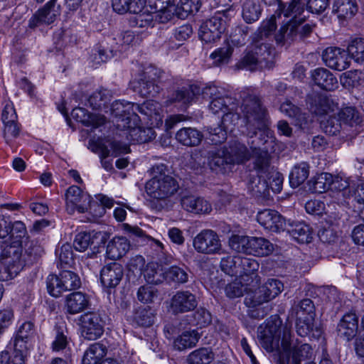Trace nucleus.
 <instances>
[{
	"label": "nucleus",
	"instance_id": "aec40b11",
	"mask_svg": "<svg viewBox=\"0 0 364 364\" xmlns=\"http://www.w3.org/2000/svg\"><path fill=\"white\" fill-rule=\"evenodd\" d=\"M322 59L326 66L338 71H343L350 65L347 52L338 47L326 48L323 51Z\"/></svg>",
	"mask_w": 364,
	"mask_h": 364
},
{
	"label": "nucleus",
	"instance_id": "c756f323",
	"mask_svg": "<svg viewBox=\"0 0 364 364\" xmlns=\"http://www.w3.org/2000/svg\"><path fill=\"white\" fill-rule=\"evenodd\" d=\"M71 115L76 121L85 126L97 129L105 124L106 118L102 114H90L85 108L75 107L73 109Z\"/></svg>",
	"mask_w": 364,
	"mask_h": 364
},
{
	"label": "nucleus",
	"instance_id": "0e129e2a",
	"mask_svg": "<svg viewBox=\"0 0 364 364\" xmlns=\"http://www.w3.org/2000/svg\"><path fill=\"white\" fill-rule=\"evenodd\" d=\"M331 101L325 96H318L314 101V104H311L310 109L316 115L328 114L332 111Z\"/></svg>",
	"mask_w": 364,
	"mask_h": 364
},
{
	"label": "nucleus",
	"instance_id": "052dcab7",
	"mask_svg": "<svg viewBox=\"0 0 364 364\" xmlns=\"http://www.w3.org/2000/svg\"><path fill=\"white\" fill-rule=\"evenodd\" d=\"M249 31L250 28L247 26H238L225 42L230 43L232 48L242 46L247 41Z\"/></svg>",
	"mask_w": 364,
	"mask_h": 364
},
{
	"label": "nucleus",
	"instance_id": "72a5a7b5",
	"mask_svg": "<svg viewBox=\"0 0 364 364\" xmlns=\"http://www.w3.org/2000/svg\"><path fill=\"white\" fill-rule=\"evenodd\" d=\"M181 205L186 210L196 214L209 213L212 210L208 201L193 196H183L181 198Z\"/></svg>",
	"mask_w": 364,
	"mask_h": 364
},
{
	"label": "nucleus",
	"instance_id": "b1692460",
	"mask_svg": "<svg viewBox=\"0 0 364 364\" xmlns=\"http://www.w3.org/2000/svg\"><path fill=\"white\" fill-rule=\"evenodd\" d=\"M258 223L264 228L272 232L284 230L286 222L282 216L276 210L264 209L259 211L257 215Z\"/></svg>",
	"mask_w": 364,
	"mask_h": 364
},
{
	"label": "nucleus",
	"instance_id": "bb28decb",
	"mask_svg": "<svg viewBox=\"0 0 364 364\" xmlns=\"http://www.w3.org/2000/svg\"><path fill=\"white\" fill-rule=\"evenodd\" d=\"M358 329V317L355 313L346 314L337 326L338 335L347 341L353 339Z\"/></svg>",
	"mask_w": 364,
	"mask_h": 364
},
{
	"label": "nucleus",
	"instance_id": "a19ab883",
	"mask_svg": "<svg viewBox=\"0 0 364 364\" xmlns=\"http://www.w3.org/2000/svg\"><path fill=\"white\" fill-rule=\"evenodd\" d=\"M114 11L119 14L129 12L139 14L144 6V0H112Z\"/></svg>",
	"mask_w": 364,
	"mask_h": 364
},
{
	"label": "nucleus",
	"instance_id": "cd10ccee",
	"mask_svg": "<svg viewBox=\"0 0 364 364\" xmlns=\"http://www.w3.org/2000/svg\"><path fill=\"white\" fill-rule=\"evenodd\" d=\"M297 21H289L281 25L279 29L274 33V39L277 45L289 46L296 40L299 35Z\"/></svg>",
	"mask_w": 364,
	"mask_h": 364
},
{
	"label": "nucleus",
	"instance_id": "a211bd4d",
	"mask_svg": "<svg viewBox=\"0 0 364 364\" xmlns=\"http://www.w3.org/2000/svg\"><path fill=\"white\" fill-rule=\"evenodd\" d=\"M280 321L274 323L269 322L264 327L258 328L257 338L262 346L268 352H272L279 347L280 338Z\"/></svg>",
	"mask_w": 364,
	"mask_h": 364
},
{
	"label": "nucleus",
	"instance_id": "09e8293b",
	"mask_svg": "<svg viewBox=\"0 0 364 364\" xmlns=\"http://www.w3.org/2000/svg\"><path fill=\"white\" fill-rule=\"evenodd\" d=\"M237 259L239 276L251 275L252 278L255 279L258 277L256 272L258 270L259 264L255 259L241 256H239Z\"/></svg>",
	"mask_w": 364,
	"mask_h": 364
},
{
	"label": "nucleus",
	"instance_id": "39448f33",
	"mask_svg": "<svg viewBox=\"0 0 364 364\" xmlns=\"http://www.w3.org/2000/svg\"><path fill=\"white\" fill-rule=\"evenodd\" d=\"M165 75L160 68L149 65L139 73L134 88L143 97H154L159 93V83L164 80Z\"/></svg>",
	"mask_w": 364,
	"mask_h": 364
},
{
	"label": "nucleus",
	"instance_id": "8fccbe9b",
	"mask_svg": "<svg viewBox=\"0 0 364 364\" xmlns=\"http://www.w3.org/2000/svg\"><path fill=\"white\" fill-rule=\"evenodd\" d=\"M304 4L301 0H292L287 6L282 1H278V9L280 13H282L285 17H291V21H297L296 18L304 11Z\"/></svg>",
	"mask_w": 364,
	"mask_h": 364
},
{
	"label": "nucleus",
	"instance_id": "58836bf2",
	"mask_svg": "<svg viewBox=\"0 0 364 364\" xmlns=\"http://www.w3.org/2000/svg\"><path fill=\"white\" fill-rule=\"evenodd\" d=\"M274 250V245L264 237H250L249 252L257 257L269 255Z\"/></svg>",
	"mask_w": 364,
	"mask_h": 364
},
{
	"label": "nucleus",
	"instance_id": "3c124183",
	"mask_svg": "<svg viewBox=\"0 0 364 364\" xmlns=\"http://www.w3.org/2000/svg\"><path fill=\"white\" fill-rule=\"evenodd\" d=\"M309 174V167L306 163H301L292 168L289 174V183L291 187L296 188L303 183Z\"/></svg>",
	"mask_w": 364,
	"mask_h": 364
},
{
	"label": "nucleus",
	"instance_id": "7ed1b4c3",
	"mask_svg": "<svg viewBox=\"0 0 364 364\" xmlns=\"http://www.w3.org/2000/svg\"><path fill=\"white\" fill-rule=\"evenodd\" d=\"M23 239L4 241L1 245L0 280L7 281L15 277L22 269Z\"/></svg>",
	"mask_w": 364,
	"mask_h": 364
},
{
	"label": "nucleus",
	"instance_id": "f8f14e48",
	"mask_svg": "<svg viewBox=\"0 0 364 364\" xmlns=\"http://www.w3.org/2000/svg\"><path fill=\"white\" fill-rule=\"evenodd\" d=\"M36 335L35 324L32 321H25L18 328L14 340V349L20 353L16 357L19 361L26 356L33 346V340Z\"/></svg>",
	"mask_w": 364,
	"mask_h": 364
},
{
	"label": "nucleus",
	"instance_id": "5fc2aeb1",
	"mask_svg": "<svg viewBox=\"0 0 364 364\" xmlns=\"http://www.w3.org/2000/svg\"><path fill=\"white\" fill-rule=\"evenodd\" d=\"M164 274L168 282L178 284H185L188 280L186 267L171 266L164 272Z\"/></svg>",
	"mask_w": 364,
	"mask_h": 364
},
{
	"label": "nucleus",
	"instance_id": "412c9836",
	"mask_svg": "<svg viewBox=\"0 0 364 364\" xmlns=\"http://www.w3.org/2000/svg\"><path fill=\"white\" fill-rule=\"evenodd\" d=\"M59 7L56 5V0H50L29 20V26L35 28L41 24L52 23L60 14Z\"/></svg>",
	"mask_w": 364,
	"mask_h": 364
},
{
	"label": "nucleus",
	"instance_id": "bf43d9fd",
	"mask_svg": "<svg viewBox=\"0 0 364 364\" xmlns=\"http://www.w3.org/2000/svg\"><path fill=\"white\" fill-rule=\"evenodd\" d=\"M58 260L57 266L60 269H66L70 267L74 263L73 254L72 247L69 244H64L60 250L57 251Z\"/></svg>",
	"mask_w": 364,
	"mask_h": 364
},
{
	"label": "nucleus",
	"instance_id": "774afa93",
	"mask_svg": "<svg viewBox=\"0 0 364 364\" xmlns=\"http://www.w3.org/2000/svg\"><path fill=\"white\" fill-rule=\"evenodd\" d=\"M238 257L239 256H227L222 258L220 264L221 270L226 274L230 276H237L239 273V267L237 266V259Z\"/></svg>",
	"mask_w": 364,
	"mask_h": 364
},
{
	"label": "nucleus",
	"instance_id": "6ab92c4d",
	"mask_svg": "<svg viewBox=\"0 0 364 364\" xmlns=\"http://www.w3.org/2000/svg\"><path fill=\"white\" fill-rule=\"evenodd\" d=\"M124 275L122 266L117 262H111L104 266L100 271V281L108 294L119 284Z\"/></svg>",
	"mask_w": 364,
	"mask_h": 364
},
{
	"label": "nucleus",
	"instance_id": "6e6552de",
	"mask_svg": "<svg viewBox=\"0 0 364 364\" xmlns=\"http://www.w3.org/2000/svg\"><path fill=\"white\" fill-rule=\"evenodd\" d=\"M144 105L140 107L138 104L129 102L117 100L111 105V114L117 119V127L118 129H125L127 124L135 121L137 115L136 111L144 113Z\"/></svg>",
	"mask_w": 364,
	"mask_h": 364
},
{
	"label": "nucleus",
	"instance_id": "c85d7f7f",
	"mask_svg": "<svg viewBox=\"0 0 364 364\" xmlns=\"http://www.w3.org/2000/svg\"><path fill=\"white\" fill-rule=\"evenodd\" d=\"M90 306L89 296L81 291L68 294L65 298V312L74 315L80 313Z\"/></svg>",
	"mask_w": 364,
	"mask_h": 364
},
{
	"label": "nucleus",
	"instance_id": "ddd939ff",
	"mask_svg": "<svg viewBox=\"0 0 364 364\" xmlns=\"http://www.w3.org/2000/svg\"><path fill=\"white\" fill-rule=\"evenodd\" d=\"M65 199L66 211L70 215L76 210L79 213L87 211L91 203V196L77 186H71L67 189Z\"/></svg>",
	"mask_w": 364,
	"mask_h": 364
},
{
	"label": "nucleus",
	"instance_id": "0eeeda50",
	"mask_svg": "<svg viewBox=\"0 0 364 364\" xmlns=\"http://www.w3.org/2000/svg\"><path fill=\"white\" fill-rule=\"evenodd\" d=\"M81 281L77 274L69 270H63L59 276L50 274L46 279L48 293L58 297L63 292L79 288Z\"/></svg>",
	"mask_w": 364,
	"mask_h": 364
},
{
	"label": "nucleus",
	"instance_id": "4c0bfd02",
	"mask_svg": "<svg viewBox=\"0 0 364 364\" xmlns=\"http://www.w3.org/2000/svg\"><path fill=\"white\" fill-rule=\"evenodd\" d=\"M356 0H334L332 12L340 19L353 17L358 11Z\"/></svg>",
	"mask_w": 364,
	"mask_h": 364
},
{
	"label": "nucleus",
	"instance_id": "864d4df0",
	"mask_svg": "<svg viewBox=\"0 0 364 364\" xmlns=\"http://www.w3.org/2000/svg\"><path fill=\"white\" fill-rule=\"evenodd\" d=\"M155 310L151 307H141L134 314V321L139 326L149 327L154 323Z\"/></svg>",
	"mask_w": 364,
	"mask_h": 364
},
{
	"label": "nucleus",
	"instance_id": "79ce46f5",
	"mask_svg": "<svg viewBox=\"0 0 364 364\" xmlns=\"http://www.w3.org/2000/svg\"><path fill=\"white\" fill-rule=\"evenodd\" d=\"M106 346L100 343H95L85 350L82 360V364H97L107 354Z\"/></svg>",
	"mask_w": 364,
	"mask_h": 364
},
{
	"label": "nucleus",
	"instance_id": "37998d69",
	"mask_svg": "<svg viewBox=\"0 0 364 364\" xmlns=\"http://www.w3.org/2000/svg\"><path fill=\"white\" fill-rule=\"evenodd\" d=\"M333 183V176L328 173H321L308 182L309 190L312 193H322L328 191Z\"/></svg>",
	"mask_w": 364,
	"mask_h": 364
},
{
	"label": "nucleus",
	"instance_id": "13d9d810",
	"mask_svg": "<svg viewBox=\"0 0 364 364\" xmlns=\"http://www.w3.org/2000/svg\"><path fill=\"white\" fill-rule=\"evenodd\" d=\"M347 53L358 63L364 62V38H356L349 43Z\"/></svg>",
	"mask_w": 364,
	"mask_h": 364
},
{
	"label": "nucleus",
	"instance_id": "473e14b6",
	"mask_svg": "<svg viewBox=\"0 0 364 364\" xmlns=\"http://www.w3.org/2000/svg\"><path fill=\"white\" fill-rule=\"evenodd\" d=\"M130 248L129 241L124 237H114L109 241L106 255L112 260H117L122 257Z\"/></svg>",
	"mask_w": 364,
	"mask_h": 364
},
{
	"label": "nucleus",
	"instance_id": "e2e57ef3",
	"mask_svg": "<svg viewBox=\"0 0 364 364\" xmlns=\"http://www.w3.org/2000/svg\"><path fill=\"white\" fill-rule=\"evenodd\" d=\"M314 316H296V331L299 336L305 337L313 330Z\"/></svg>",
	"mask_w": 364,
	"mask_h": 364
},
{
	"label": "nucleus",
	"instance_id": "dca6fc26",
	"mask_svg": "<svg viewBox=\"0 0 364 364\" xmlns=\"http://www.w3.org/2000/svg\"><path fill=\"white\" fill-rule=\"evenodd\" d=\"M282 345L288 356V364L301 363V361L311 358L313 352L310 345L301 343L298 341L296 343L292 344L291 342L287 341L286 332L284 333Z\"/></svg>",
	"mask_w": 364,
	"mask_h": 364
},
{
	"label": "nucleus",
	"instance_id": "4468645a",
	"mask_svg": "<svg viewBox=\"0 0 364 364\" xmlns=\"http://www.w3.org/2000/svg\"><path fill=\"white\" fill-rule=\"evenodd\" d=\"M203 87L197 85H189L178 87L171 92L166 103L167 105H178L181 109H186L192 104L198 96L202 95Z\"/></svg>",
	"mask_w": 364,
	"mask_h": 364
},
{
	"label": "nucleus",
	"instance_id": "338daca9",
	"mask_svg": "<svg viewBox=\"0 0 364 364\" xmlns=\"http://www.w3.org/2000/svg\"><path fill=\"white\" fill-rule=\"evenodd\" d=\"M249 48L261 63L267 60L272 52V46L267 43L257 42Z\"/></svg>",
	"mask_w": 364,
	"mask_h": 364
},
{
	"label": "nucleus",
	"instance_id": "2f4dec72",
	"mask_svg": "<svg viewBox=\"0 0 364 364\" xmlns=\"http://www.w3.org/2000/svg\"><path fill=\"white\" fill-rule=\"evenodd\" d=\"M311 78L315 85L325 90H333L337 87V79L327 69L318 68L311 72Z\"/></svg>",
	"mask_w": 364,
	"mask_h": 364
},
{
	"label": "nucleus",
	"instance_id": "680f3d73",
	"mask_svg": "<svg viewBox=\"0 0 364 364\" xmlns=\"http://www.w3.org/2000/svg\"><path fill=\"white\" fill-rule=\"evenodd\" d=\"M159 292L156 287L150 285L140 287L136 292L137 299L143 304L154 303L158 299Z\"/></svg>",
	"mask_w": 364,
	"mask_h": 364
},
{
	"label": "nucleus",
	"instance_id": "2eb2a0df",
	"mask_svg": "<svg viewBox=\"0 0 364 364\" xmlns=\"http://www.w3.org/2000/svg\"><path fill=\"white\" fill-rule=\"evenodd\" d=\"M198 304V299L194 294L188 290H180L170 299L168 308L173 315H178L193 311Z\"/></svg>",
	"mask_w": 364,
	"mask_h": 364
},
{
	"label": "nucleus",
	"instance_id": "5701e85b",
	"mask_svg": "<svg viewBox=\"0 0 364 364\" xmlns=\"http://www.w3.org/2000/svg\"><path fill=\"white\" fill-rule=\"evenodd\" d=\"M222 149L230 166L244 164L251 156L247 147L239 141L230 142L228 146H225Z\"/></svg>",
	"mask_w": 364,
	"mask_h": 364
},
{
	"label": "nucleus",
	"instance_id": "de8ad7c7",
	"mask_svg": "<svg viewBox=\"0 0 364 364\" xmlns=\"http://www.w3.org/2000/svg\"><path fill=\"white\" fill-rule=\"evenodd\" d=\"M200 7V0H181L175 9V12L178 18L184 19L196 14Z\"/></svg>",
	"mask_w": 364,
	"mask_h": 364
},
{
	"label": "nucleus",
	"instance_id": "49530a36",
	"mask_svg": "<svg viewBox=\"0 0 364 364\" xmlns=\"http://www.w3.org/2000/svg\"><path fill=\"white\" fill-rule=\"evenodd\" d=\"M280 110L289 117L294 120L296 126L302 127L307 122L306 113H303L301 109L290 101L283 102L280 106Z\"/></svg>",
	"mask_w": 364,
	"mask_h": 364
},
{
	"label": "nucleus",
	"instance_id": "a878e982",
	"mask_svg": "<svg viewBox=\"0 0 364 364\" xmlns=\"http://www.w3.org/2000/svg\"><path fill=\"white\" fill-rule=\"evenodd\" d=\"M134 121H132L131 124H127L125 129H122L127 139L134 143H146L156 136V133L152 128L141 127L133 126Z\"/></svg>",
	"mask_w": 364,
	"mask_h": 364
},
{
	"label": "nucleus",
	"instance_id": "c03bdc74",
	"mask_svg": "<svg viewBox=\"0 0 364 364\" xmlns=\"http://www.w3.org/2000/svg\"><path fill=\"white\" fill-rule=\"evenodd\" d=\"M200 338L197 331H186L178 336L173 342V347L178 350L191 348L196 345Z\"/></svg>",
	"mask_w": 364,
	"mask_h": 364
},
{
	"label": "nucleus",
	"instance_id": "f704fd0d",
	"mask_svg": "<svg viewBox=\"0 0 364 364\" xmlns=\"http://www.w3.org/2000/svg\"><path fill=\"white\" fill-rule=\"evenodd\" d=\"M286 229L289 235L298 242L309 243L311 240V229L303 222H295L286 224Z\"/></svg>",
	"mask_w": 364,
	"mask_h": 364
},
{
	"label": "nucleus",
	"instance_id": "4d7b16f0",
	"mask_svg": "<svg viewBox=\"0 0 364 364\" xmlns=\"http://www.w3.org/2000/svg\"><path fill=\"white\" fill-rule=\"evenodd\" d=\"M109 101V92L106 89L95 91L88 99L89 105L93 109H102L106 107Z\"/></svg>",
	"mask_w": 364,
	"mask_h": 364
},
{
	"label": "nucleus",
	"instance_id": "6e6d98bb",
	"mask_svg": "<svg viewBox=\"0 0 364 364\" xmlns=\"http://www.w3.org/2000/svg\"><path fill=\"white\" fill-rule=\"evenodd\" d=\"M338 115L343 124L350 127L358 125L362 122V117L360 112L353 107L342 108L338 112Z\"/></svg>",
	"mask_w": 364,
	"mask_h": 364
},
{
	"label": "nucleus",
	"instance_id": "69168bd1",
	"mask_svg": "<svg viewBox=\"0 0 364 364\" xmlns=\"http://www.w3.org/2000/svg\"><path fill=\"white\" fill-rule=\"evenodd\" d=\"M250 237L234 235L229 240L230 248L237 252L248 254Z\"/></svg>",
	"mask_w": 364,
	"mask_h": 364
},
{
	"label": "nucleus",
	"instance_id": "423d86ee",
	"mask_svg": "<svg viewBox=\"0 0 364 364\" xmlns=\"http://www.w3.org/2000/svg\"><path fill=\"white\" fill-rule=\"evenodd\" d=\"M267 137L258 138V141H252L250 147L252 149L254 159V170L252 172L267 175L272 171L269 151H274L275 138L273 136L272 142H266Z\"/></svg>",
	"mask_w": 364,
	"mask_h": 364
},
{
	"label": "nucleus",
	"instance_id": "7c9ffc66",
	"mask_svg": "<svg viewBox=\"0 0 364 364\" xmlns=\"http://www.w3.org/2000/svg\"><path fill=\"white\" fill-rule=\"evenodd\" d=\"M247 189L254 197H265L269 193L265 174L251 171L248 178Z\"/></svg>",
	"mask_w": 364,
	"mask_h": 364
},
{
	"label": "nucleus",
	"instance_id": "f3484780",
	"mask_svg": "<svg viewBox=\"0 0 364 364\" xmlns=\"http://www.w3.org/2000/svg\"><path fill=\"white\" fill-rule=\"evenodd\" d=\"M225 31V22L220 16H215L203 21L200 26L198 36L205 43H214Z\"/></svg>",
	"mask_w": 364,
	"mask_h": 364
},
{
	"label": "nucleus",
	"instance_id": "c9c22d12",
	"mask_svg": "<svg viewBox=\"0 0 364 364\" xmlns=\"http://www.w3.org/2000/svg\"><path fill=\"white\" fill-rule=\"evenodd\" d=\"M176 140L186 146H196L203 139V134L195 128L183 127L176 134Z\"/></svg>",
	"mask_w": 364,
	"mask_h": 364
},
{
	"label": "nucleus",
	"instance_id": "393cba45",
	"mask_svg": "<svg viewBox=\"0 0 364 364\" xmlns=\"http://www.w3.org/2000/svg\"><path fill=\"white\" fill-rule=\"evenodd\" d=\"M27 231L24 223L21 221L14 223L0 218V238L5 241H11L17 238H24Z\"/></svg>",
	"mask_w": 364,
	"mask_h": 364
},
{
	"label": "nucleus",
	"instance_id": "f257e3e1",
	"mask_svg": "<svg viewBox=\"0 0 364 364\" xmlns=\"http://www.w3.org/2000/svg\"><path fill=\"white\" fill-rule=\"evenodd\" d=\"M241 104L240 115L246 128V134L253 138L259 136L267 137L266 142L273 141V132L269 129L270 120L267 109L262 99L248 90L240 92Z\"/></svg>",
	"mask_w": 364,
	"mask_h": 364
},
{
	"label": "nucleus",
	"instance_id": "9b49d317",
	"mask_svg": "<svg viewBox=\"0 0 364 364\" xmlns=\"http://www.w3.org/2000/svg\"><path fill=\"white\" fill-rule=\"evenodd\" d=\"M82 336L87 340L94 341L100 338L104 332L105 321L100 314L88 312L80 317Z\"/></svg>",
	"mask_w": 364,
	"mask_h": 364
},
{
	"label": "nucleus",
	"instance_id": "20e7f679",
	"mask_svg": "<svg viewBox=\"0 0 364 364\" xmlns=\"http://www.w3.org/2000/svg\"><path fill=\"white\" fill-rule=\"evenodd\" d=\"M202 95L204 98H210V110L215 114L222 113V123L226 126L232 119H238V116L233 114L236 109L235 100L230 97L222 87L215 85H208L203 87Z\"/></svg>",
	"mask_w": 364,
	"mask_h": 364
},
{
	"label": "nucleus",
	"instance_id": "4be33fe9",
	"mask_svg": "<svg viewBox=\"0 0 364 364\" xmlns=\"http://www.w3.org/2000/svg\"><path fill=\"white\" fill-rule=\"evenodd\" d=\"M50 348L53 352L70 353L69 345L70 338L66 324L64 322L57 323L52 333Z\"/></svg>",
	"mask_w": 364,
	"mask_h": 364
},
{
	"label": "nucleus",
	"instance_id": "ea45409f",
	"mask_svg": "<svg viewBox=\"0 0 364 364\" xmlns=\"http://www.w3.org/2000/svg\"><path fill=\"white\" fill-rule=\"evenodd\" d=\"M262 11L258 0H242V16L247 23H252L258 21Z\"/></svg>",
	"mask_w": 364,
	"mask_h": 364
},
{
	"label": "nucleus",
	"instance_id": "f03ea898",
	"mask_svg": "<svg viewBox=\"0 0 364 364\" xmlns=\"http://www.w3.org/2000/svg\"><path fill=\"white\" fill-rule=\"evenodd\" d=\"M151 178L146 183L147 195L156 200H165L173 196L179 188L177 180L169 174L167 165L154 164L149 170Z\"/></svg>",
	"mask_w": 364,
	"mask_h": 364
},
{
	"label": "nucleus",
	"instance_id": "e433bc0d",
	"mask_svg": "<svg viewBox=\"0 0 364 364\" xmlns=\"http://www.w3.org/2000/svg\"><path fill=\"white\" fill-rule=\"evenodd\" d=\"M208 165L210 169L215 173H225L230 164L226 160L225 154L221 148L217 151L208 152Z\"/></svg>",
	"mask_w": 364,
	"mask_h": 364
},
{
	"label": "nucleus",
	"instance_id": "1a4fd4ad",
	"mask_svg": "<svg viewBox=\"0 0 364 364\" xmlns=\"http://www.w3.org/2000/svg\"><path fill=\"white\" fill-rule=\"evenodd\" d=\"M193 247L198 253L204 255H220L223 252L221 240L213 230H203L193 239Z\"/></svg>",
	"mask_w": 364,
	"mask_h": 364
},
{
	"label": "nucleus",
	"instance_id": "a18cd8bd",
	"mask_svg": "<svg viewBox=\"0 0 364 364\" xmlns=\"http://www.w3.org/2000/svg\"><path fill=\"white\" fill-rule=\"evenodd\" d=\"M215 359L210 348H200L192 351L187 357L188 364H210Z\"/></svg>",
	"mask_w": 364,
	"mask_h": 364
},
{
	"label": "nucleus",
	"instance_id": "603ef678",
	"mask_svg": "<svg viewBox=\"0 0 364 364\" xmlns=\"http://www.w3.org/2000/svg\"><path fill=\"white\" fill-rule=\"evenodd\" d=\"M232 52L233 48L230 43L225 42L223 46L217 48L210 54V58L213 60L215 65L220 66L230 62Z\"/></svg>",
	"mask_w": 364,
	"mask_h": 364
},
{
	"label": "nucleus",
	"instance_id": "9d476101",
	"mask_svg": "<svg viewBox=\"0 0 364 364\" xmlns=\"http://www.w3.org/2000/svg\"><path fill=\"white\" fill-rule=\"evenodd\" d=\"M283 289L284 285L281 281L277 279H268L255 294L247 295L244 302L250 306L263 304L274 299Z\"/></svg>",
	"mask_w": 364,
	"mask_h": 364
}]
</instances>
